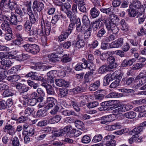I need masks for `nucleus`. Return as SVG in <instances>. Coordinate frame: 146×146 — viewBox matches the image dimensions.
Here are the masks:
<instances>
[{"label": "nucleus", "mask_w": 146, "mask_h": 146, "mask_svg": "<svg viewBox=\"0 0 146 146\" xmlns=\"http://www.w3.org/2000/svg\"><path fill=\"white\" fill-rule=\"evenodd\" d=\"M90 13L91 18H95L99 15L100 12L96 8L94 7L91 9Z\"/></svg>", "instance_id": "72a5a7b5"}, {"label": "nucleus", "mask_w": 146, "mask_h": 146, "mask_svg": "<svg viewBox=\"0 0 146 146\" xmlns=\"http://www.w3.org/2000/svg\"><path fill=\"white\" fill-rule=\"evenodd\" d=\"M0 20L4 21V23L1 25V27H4L6 25L7 26H10V25L9 22L7 21L9 20L10 19V16L9 15H6L5 14H2L0 16Z\"/></svg>", "instance_id": "bb28decb"}, {"label": "nucleus", "mask_w": 146, "mask_h": 146, "mask_svg": "<svg viewBox=\"0 0 146 146\" xmlns=\"http://www.w3.org/2000/svg\"><path fill=\"white\" fill-rule=\"evenodd\" d=\"M32 26V24L29 22V20L26 21L24 25V27L25 31L28 32L31 29Z\"/></svg>", "instance_id": "052dcab7"}, {"label": "nucleus", "mask_w": 146, "mask_h": 146, "mask_svg": "<svg viewBox=\"0 0 146 146\" xmlns=\"http://www.w3.org/2000/svg\"><path fill=\"white\" fill-rule=\"evenodd\" d=\"M129 9H128L127 11L128 12V15L130 17H134L137 15L139 16L140 15H142L144 13L143 8L141 10V11H139L134 9L129 8Z\"/></svg>", "instance_id": "4468645a"}, {"label": "nucleus", "mask_w": 146, "mask_h": 146, "mask_svg": "<svg viewBox=\"0 0 146 146\" xmlns=\"http://www.w3.org/2000/svg\"><path fill=\"white\" fill-rule=\"evenodd\" d=\"M72 128V127L71 125H69L66 126L63 129L60 130V133H61L59 134V136H62L64 134L66 133H68Z\"/></svg>", "instance_id": "09e8293b"}, {"label": "nucleus", "mask_w": 146, "mask_h": 146, "mask_svg": "<svg viewBox=\"0 0 146 146\" xmlns=\"http://www.w3.org/2000/svg\"><path fill=\"white\" fill-rule=\"evenodd\" d=\"M5 78H6V79L10 82H16L20 79V76L17 74L9 75L7 76L5 75Z\"/></svg>", "instance_id": "7c9ffc66"}, {"label": "nucleus", "mask_w": 146, "mask_h": 146, "mask_svg": "<svg viewBox=\"0 0 146 146\" xmlns=\"http://www.w3.org/2000/svg\"><path fill=\"white\" fill-rule=\"evenodd\" d=\"M106 33V31L104 27L100 26L98 32L96 34V36L99 38L101 39L105 35Z\"/></svg>", "instance_id": "473e14b6"}, {"label": "nucleus", "mask_w": 146, "mask_h": 146, "mask_svg": "<svg viewBox=\"0 0 146 146\" xmlns=\"http://www.w3.org/2000/svg\"><path fill=\"white\" fill-rule=\"evenodd\" d=\"M72 32V31L67 29L64 32H62L61 34L58 36L57 38L58 41L60 42L64 41L68 38Z\"/></svg>", "instance_id": "a211bd4d"}, {"label": "nucleus", "mask_w": 146, "mask_h": 146, "mask_svg": "<svg viewBox=\"0 0 146 146\" xmlns=\"http://www.w3.org/2000/svg\"><path fill=\"white\" fill-rule=\"evenodd\" d=\"M115 136L113 135H108L102 140L103 144L106 146H115L116 142L114 139Z\"/></svg>", "instance_id": "7ed1b4c3"}, {"label": "nucleus", "mask_w": 146, "mask_h": 146, "mask_svg": "<svg viewBox=\"0 0 146 146\" xmlns=\"http://www.w3.org/2000/svg\"><path fill=\"white\" fill-rule=\"evenodd\" d=\"M41 30L38 29L37 31V35H36L41 36L44 35L48 36L49 35V30L50 27H46L45 29H44L43 25H42V21H41Z\"/></svg>", "instance_id": "dca6fc26"}, {"label": "nucleus", "mask_w": 146, "mask_h": 146, "mask_svg": "<svg viewBox=\"0 0 146 146\" xmlns=\"http://www.w3.org/2000/svg\"><path fill=\"white\" fill-rule=\"evenodd\" d=\"M44 7L43 3L42 2L35 0L33 3L32 9L34 12H40Z\"/></svg>", "instance_id": "6e6552de"}, {"label": "nucleus", "mask_w": 146, "mask_h": 146, "mask_svg": "<svg viewBox=\"0 0 146 146\" xmlns=\"http://www.w3.org/2000/svg\"><path fill=\"white\" fill-rule=\"evenodd\" d=\"M30 57L29 55L23 53L19 56L18 58L19 61H24L29 59Z\"/></svg>", "instance_id": "e2e57ef3"}, {"label": "nucleus", "mask_w": 146, "mask_h": 146, "mask_svg": "<svg viewBox=\"0 0 146 146\" xmlns=\"http://www.w3.org/2000/svg\"><path fill=\"white\" fill-rule=\"evenodd\" d=\"M30 99L29 94L23 93L19 94V101L22 102L23 105L25 107L28 104V101Z\"/></svg>", "instance_id": "f8f14e48"}, {"label": "nucleus", "mask_w": 146, "mask_h": 146, "mask_svg": "<svg viewBox=\"0 0 146 146\" xmlns=\"http://www.w3.org/2000/svg\"><path fill=\"white\" fill-rule=\"evenodd\" d=\"M120 23L122 27L121 29L122 30L127 31L129 29V27L128 24L126 22L124 19H122Z\"/></svg>", "instance_id": "3c124183"}, {"label": "nucleus", "mask_w": 146, "mask_h": 146, "mask_svg": "<svg viewBox=\"0 0 146 146\" xmlns=\"http://www.w3.org/2000/svg\"><path fill=\"white\" fill-rule=\"evenodd\" d=\"M16 39L13 41V42L15 44L17 45H20L23 41L22 35L19 33H17L16 34Z\"/></svg>", "instance_id": "c85d7f7f"}, {"label": "nucleus", "mask_w": 146, "mask_h": 146, "mask_svg": "<svg viewBox=\"0 0 146 146\" xmlns=\"http://www.w3.org/2000/svg\"><path fill=\"white\" fill-rule=\"evenodd\" d=\"M121 125L118 123H116L113 125H108V127L111 131L120 129L121 128Z\"/></svg>", "instance_id": "0e129e2a"}, {"label": "nucleus", "mask_w": 146, "mask_h": 146, "mask_svg": "<svg viewBox=\"0 0 146 146\" xmlns=\"http://www.w3.org/2000/svg\"><path fill=\"white\" fill-rule=\"evenodd\" d=\"M62 114L65 116L77 115V113L72 110H63L62 112Z\"/></svg>", "instance_id": "ea45409f"}, {"label": "nucleus", "mask_w": 146, "mask_h": 146, "mask_svg": "<svg viewBox=\"0 0 146 146\" xmlns=\"http://www.w3.org/2000/svg\"><path fill=\"white\" fill-rule=\"evenodd\" d=\"M4 132H6L7 133L10 135H13L15 133V131L13 126L10 124L7 123L6 125L3 128Z\"/></svg>", "instance_id": "6ab92c4d"}, {"label": "nucleus", "mask_w": 146, "mask_h": 146, "mask_svg": "<svg viewBox=\"0 0 146 146\" xmlns=\"http://www.w3.org/2000/svg\"><path fill=\"white\" fill-rule=\"evenodd\" d=\"M13 63L9 59H5L1 61V65L4 66L6 69H8L12 65Z\"/></svg>", "instance_id": "2f4dec72"}, {"label": "nucleus", "mask_w": 146, "mask_h": 146, "mask_svg": "<svg viewBox=\"0 0 146 146\" xmlns=\"http://www.w3.org/2000/svg\"><path fill=\"white\" fill-rule=\"evenodd\" d=\"M54 82L56 85L60 87H68L69 86V83L62 79H56Z\"/></svg>", "instance_id": "5701e85b"}, {"label": "nucleus", "mask_w": 146, "mask_h": 146, "mask_svg": "<svg viewBox=\"0 0 146 146\" xmlns=\"http://www.w3.org/2000/svg\"><path fill=\"white\" fill-rule=\"evenodd\" d=\"M59 92V94L61 97L66 96L68 93V90L65 88H60Z\"/></svg>", "instance_id": "680f3d73"}, {"label": "nucleus", "mask_w": 146, "mask_h": 146, "mask_svg": "<svg viewBox=\"0 0 146 146\" xmlns=\"http://www.w3.org/2000/svg\"><path fill=\"white\" fill-rule=\"evenodd\" d=\"M102 138V136L101 134H96L93 137L92 142L94 143H97L101 141Z\"/></svg>", "instance_id": "4d7b16f0"}, {"label": "nucleus", "mask_w": 146, "mask_h": 146, "mask_svg": "<svg viewBox=\"0 0 146 146\" xmlns=\"http://www.w3.org/2000/svg\"><path fill=\"white\" fill-rule=\"evenodd\" d=\"M94 94L96 99L99 100H102L106 95V91L103 90H98Z\"/></svg>", "instance_id": "393cba45"}, {"label": "nucleus", "mask_w": 146, "mask_h": 146, "mask_svg": "<svg viewBox=\"0 0 146 146\" xmlns=\"http://www.w3.org/2000/svg\"><path fill=\"white\" fill-rule=\"evenodd\" d=\"M23 47L26 52L33 55L37 54L40 50L39 46L35 44H27Z\"/></svg>", "instance_id": "f03ea898"}, {"label": "nucleus", "mask_w": 146, "mask_h": 146, "mask_svg": "<svg viewBox=\"0 0 146 146\" xmlns=\"http://www.w3.org/2000/svg\"><path fill=\"white\" fill-rule=\"evenodd\" d=\"M70 104L72 106L74 110L77 112H79L80 110V106H78L76 100L73 99L70 101Z\"/></svg>", "instance_id": "79ce46f5"}, {"label": "nucleus", "mask_w": 146, "mask_h": 146, "mask_svg": "<svg viewBox=\"0 0 146 146\" xmlns=\"http://www.w3.org/2000/svg\"><path fill=\"white\" fill-rule=\"evenodd\" d=\"M129 7L139 11H141V10L143 8L144 9V8H143V6H141V2L138 0L135 1L132 5H129Z\"/></svg>", "instance_id": "b1692460"}, {"label": "nucleus", "mask_w": 146, "mask_h": 146, "mask_svg": "<svg viewBox=\"0 0 146 146\" xmlns=\"http://www.w3.org/2000/svg\"><path fill=\"white\" fill-rule=\"evenodd\" d=\"M135 79L134 78L131 77L128 78L126 80L125 79L123 78L121 81L122 83L124 85H130L133 81H134Z\"/></svg>", "instance_id": "5fc2aeb1"}, {"label": "nucleus", "mask_w": 146, "mask_h": 146, "mask_svg": "<svg viewBox=\"0 0 146 146\" xmlns=\"http://www.w3.org/2000/svg\"><path fill=\"white\" fill-rule=\"evenodd\" d=\"M72 58L69 54H64L62 57L61 61L63 63H66L72 61Z\"/></svg>", "instance_id": "58836bf2"}, {"label": "nucleus", "mask_w": 146, "mask_h": 146, "mask_svg": "<svg viewBox=\"0 0 146 146\" xmlns=\"http://www.w3.org/2000/svg\"><path fill=\"white\" fill-rule=\"evenodd\" d=\"M124 115L127 118L131 119L135 118L136 116V113L133 111H131L125 113Z\"/></svg>", "instance_id": "6e6d98bb"}, {"label": "nucleus", "mask_w": 146, "mask_h": 146, "mask_svg": "<svg viewBox=\"0 0 146 146\" xmlns=\"http://www.w3.org/2000/svg\"><path fill=\"white\" fill-rule=\"evenodd\" d=\"M121 3V0H113L112 1V6L107 8H101L100 9V10L102 13L106 15L113 14L114 13L115 7H119Z\"/></svg>", "instance_id": "f257e3e1"}, {"label": "nucleus", "mask_w": 146, "mask_h": 146, "mask_svg": "<svg viewBox=\"0 0 146 146\" xmlns=\"http://www.w3.org/2000/svg\"><path fill=\"white\" fill-rule=\"evenodd\" d=\"M16 89L18 90L19 94L27 92L29 90V87L24 84L19 83L15 85Z\"/></svg>", "instance_id": "ddd939ff"}, {"label": "nucleus", "mask_w": 146, "mask_h": 146, "mask_svg": "<svg viewBox=\"0 0 146 146\" xmlns=\"http://www.w3.org/2000/svg\"><path fill=\"white\" fill-rule=\"evenodd\" d=\"M61 14L55 15L53 16L51 23L53 24V25L56 23L57 22L62 18Z\"/></svg>", "instance_id": "603ef678"}, {"label": "nucleus", "mask_w": 146, "mask_h": 146, "mask_svg": "<svg viewBox=\"0 0 146 146\" xmlns=\"http://www.w3.org/2000/svg\"><path fill=\"white\" fill-rule=\"evenodd\" d=\"M118 32L112 33L108 36L104 38V40L107 42L112 41L117 38V34Z\"/></svg>", "instance_id": "c756f323"}, {"label": "nucleus", "mask_w": 146, "mask_h": 146, "mask_svg": "<svg viewBox=\"0 0 146 146\" xmlns=\"http://www.w3.org/2000/svg\"><path fill=\"white\" fill-rule=\"evenodd\" d=\"M100 104L101 106H102L103 110H112L113 107L112 101H110L102 102Z\"/></svg>", "instance_id": "412c9836"}, {"label": "nucleus", "mask_w": 146, "mask_h": 146, "mask_svg": "<svg viewBox=\"0 0 146 146\" xmlns=\"http://www.w3.org/2000/svg\"><path fill=\"white\" fill-rule=\"evenodd\" d=\"M21 65H18L12 67L8 70V72L10 74H13L16 73L19 70H20Z\"/></svg>", "instance_id": "a19ab883"}, {"label": "nucleus", "mask_w": 146, "mask_h": 146, "mask_svg": "<svg viewBox=\"0 0 146 146\" xmlns=\"http://www.w3.org/2000/svg\"><path fill=\"white\" fill-rule=\"evenodd\" d=\"M109 15L106 18H104L102 21H106L107 22L110 23L114 24H116V23H118L119 20L118 16L115 14H109Z\"/></svg>", "instance_id": "1a4fd4ad"}, {"label": "nucleus", "mask_w": 146, "mask_h": 146, "mask_svg": "<svg viewBox=\"0 0 146 146\" xmlns=\"http://www.w3.org/2000/svg\"><path fill=\"white\" fill-rule=\"evenodd\" d=\"M129 41L132 46L138 48H140L142 46L141 39L139 38L135 37L133 38L130 39Z\"/></svg>", "instance_id": "aec40b11"}, {"label": "nucleus", "mask_w": 146, "mask_h": 146, "mask_svg": "<svg viewBox=\"0 0 146 146\" xmlns=\"http://www.w3.org/2000/svg\"><path fill=\"white\" fill-rule=\"evenodd\" d=\"M108 67L106 65H102L98 70V73L102 74L107 72L108 70Z\"/></svg>", "instance_id": "69168bd1"}, {"label": "nucleus", "mask_w": 146, "mask_h": 146, "mask_svg": "<svg viewBox=\"0 0 146 146\" xmlns=\"http://www.w3.org/2000/svg\"><path fill=\"white\" fill-rule=\"evenodd\" d=\"M46 90L47 94H48L54 95L55 94L54 88L50 85L48 86Z\"/></svg>", "instance_id": "338daca9"}, {"label": "nucleus", "mask_w": 146, "mask_h": 146, "mask_svg": "<svg viewBox=\"0 0 146 146\" xmlns=\"http://www.w3.org/2000/svg\"><path fill=\"white\" fill-rule=\"evenodd\" d=\"M46 110V108H43L38 110L37 112V116L38 117H43L46 116L47 115Z\"/></svg>", "instance_id": "864d4df0"}, {"label": "nucleus", "mask_w": 146, "mask_h": 146, "mask_svg": "<svg viewBox=\"0 0 146 146\" xmlns=\"http://www.w3.org/2000/svg\"><path fill=\"white\" fill-rule=\"evenodd\" d=\"M11 15L9 20L11 24L14 25H17L18 21L16 15L13 12L11 13Z\"/></svg>", "instance_id": "c9c22d12"}, {"label": "nucleus", "mask_w": 146, "mask_h": 146, "mask_svg": "<svg viewBox=\"0 0 146 146\" xmlns=\"http://www.w3.org/2000/svg\"><path fill=\"white\" fill-rule=\"evenodd\" d=\"M75 125L76 127L79 129L83 128L84 127V124L83 122L78 120H77L75 121Z\"/></svg>", "instance_id": "774afa93"}, {"label": "nucleus", "mask_w": 146, "mask_h": 146, "mask_svg": "<svg viewBox=\"0 0 146 146\" xmlns=\"http://www.w3.org/2000/svg\"><path fill=\"white\" fill-rule=\"evenodd\" d=\"M118 108L113 110V111L114 113L118 114L121 112L129 111L133 108V106L128 104L125 105L122 104L119 106H118Z\"/></svg>", "instance_id": "39448f33"}, {"label": "nucleus", "mask_w": 146, "mask_h": 146, "mask_svg": "<svg viewBox=\"0 0 146 146\" xmlns=\"http://www.w3.org/2000/svg\"><path fill=\"white\" fill-rule=\"evenodd\" d=\"M124 43V38L121 37L118 38L117 40L112 42L111 44L113 48H118L122 46Z\"/></svg>", "instance_id": "4be33fe9"}, {"label": "nucleus", "mask_w": 146, "mask_h": 146, "mask_svg": "<svg viewBox=\"0 0 146 146\" xmlns=\"http://www.w3.org/2000/svg\"><path fill=\"white\" fill-rule=\"evenodd\" d=\"M92 31V27L90 26L85 31L84 33V38L85 40H87L91 36Z\"/></svg>", "instance_id": "49530a36"}, {"label": "nucleus", "mask_w": 146, "mask_h": 146, "mask_svg": "<svg viewBox=\"0 0 146 146\" xmlns=\"http://www.w3.org/2000/svg\"><path fill=\"white\" fill-rule=\"evenodd\" d=\"M85 5L84 0L78 4V8L80 11L83 13L86 12V9L85 6Z\"/></svg>", "instance_id": "c03bdc74"}, {"label": "nucleus", "mask_w": 146, "mask_h": 146, "mask_svg": "<svg viewBox=\"0 0 146 146\" xmlns=\"http://www.w3.org/2000/svg\"><path fill=\"white\" fill-rule=\"evenodd\" d=\"M79 19V18H77V16L75 14L69 18L70 23L69 24L67 29L72 32L74 28L76 23Z\"/></svg>", "instance_id": "f3484780"}, {"label": "nucleus", "mask_w": 146, "mask_h": 146, "mask_svg": "<svg viewBox=\"0 0 146 146\" xmlns=\"http://www.w3.org/2000/svg\"><path fill=\"white\" fill-rule=\"evenodd\" d=\"M8 1L10 11L14 10L18 4L15 2L11 1V0H8Z\"/></svg>", "instance_id": "bf43d9fd"}, {"label": "nucleus", "mask_w": 146, "mask_h": 146, "mask_svg": "<svg viewBox=\"0 0 146 146\" xmlns=\"http://www.w3.org/2000/svg\"><path fill=\"white\" fill-rule=\"evenodd\" d=\"M85 88L82 86H77L75 88L70 90V92L75 94L81 93L85 91Z\"/></svg>", "instance_id": "4c0bfd02"}, {"label": "nucleus", "mask_w": 146, "mask_h": 146, "mask_svg": "<svg viewBox=\"0 0 146 146\" xmlns=\"http://www.w3.org/2000/svg\"><path fill=\"white\" fill-rule=\"evenodd\" d=\"M93 72L91 71L87 72L84 76L85 80L84 81V84L88 83L90 82L91 78L92 77Z\"/></svg>", "instance_id": "37998d69"}, {"label": "nucleus", "mask_w": 146, "mask_h": 146, "mask_svg": "<svg viewBox=\"0 0 146 146\" xmlns=\"http://www.w3.org/2000/svg\"><path fill=\"white\" fill-rule=\"evenodd\" d=\"M113 77H114L116 79L120 81L123 76V73L121 70H118L113 73Z\"/></svg>", "instance_id": "e433bc0d"}, {"label": "nucleus", "mask_w": 146, "mask_h": 146, "mask_svg": "<svg viewBox=\"0 0 146 146\" xmlns=\"http://www.w3.org/2000/svg\"><path fill=\"white\" fill-rule=\"evenodd\" d=\"M72 45L79 49L84 47L85 43L84 40L82 39V35L79 34L77 36L76 40L72 42Z\"/></svg>", "instance_id": "423d86ee"}, {"label": "nucleus", "mask_w": 146, "mask_h": 146, "mask_svg": "<svg viewBox=\"0 0 146 146\" xmlns=\"http://www.w3.org/2000/svg\"><path fill=\"white\" fill-rule=\"evenodd\" d=\"M14 10L15 11L16 13L19 15L22 19H23L24 13H23L20 6L17 4Z\"/></svg>", "instance_id": "8fccbe9b"}, {"label": "nucleus", "mask_w": 146, "mask_h": 146, "mask_svg": "<svg viewBox=\"0 0 146 146\" xmlns=\"http://www.w3.org/2000/svg\"><path fill=\"white\" fill-rule=\"evenodd\" d=\"M82 22L83 24L86 26H88L90 25V21L86 15H84L83 16Z\"/></svg>", "instance_id": "13d9d810"}, {"label": "nucleus", "mask_w": 146, "mask_h": 146, "mask_svg": "<svg viewBox=\"0 0 146 146\" xmlns=\"http://www.w3.org/2000/svg\"><path fill=\"white\" fill-rule=\"evenodd\" d=\"M0 7H2L3 12H7L10 11L8 0H1Z\"/></svg>", "instance_id": "a878e982"}, {"label": "nucleus", "mask_w": 146, "mask_h": 146, "mask_svg": "<svg viewBox=\"0 0 146 146\" xmlns=\"http://www.w3.org/2000/svg\"><path fill=\"white\" fill-rule=\"evenodd\" d=\"M102 21L105 25L106 28L108 33H111L119 32V29L117 26L116 24L107 22L106 21Z\"/></svg>", "instance_id": "0eeeda50"}, {"label": "nucleus", "mask_w": 146, "mask_h": 146, "mask_svg": "<svg viewBox=\"0 0 146 146\" xmlns=\"http://www.w3.org/2000/svg\"><path fill=\"white\" fill-rule=\"evenodd\" d=\"M31 1H27L25 5L26 7V12H24V19L27 20L28 19V16L33 14L31 8Z\"/></svg>", "instance_id": "9d476101"}, {"label": "nucleus", "mask_w": 146, "mask_h": 146, "mask_svg": "<svg viewBox=\"0 0 146 146\" xmlns=\"http://www.w3.org/2000/svg\"><path fill=\"white\" fill-rule=\"evenodd\" d=\"M2 30L4 32L3 35L4 36L5 39L7 41H10L13 38V34L11 28L9 26H5L4 27H1Z\"/></svg>", "instance_id": "20e7f679"}, {"label": "nucleus", "mask_w": 146, "mask_h": 146, "mask_svg": "<svg viewBox=\"0 0 146 146\" xmlns=\"http://www.w3.org/2000/svg\"><path fill=\"white\" fill-rule=\"evenodd\" d=\"M51 130V128L50 127H47L46 128L44 129L42 131L45 132L44 134L40 135L38 137V139L39 140H42L47 135V134Z\"/></svg>", "instance_id": "a18cd8bd"}, {"label": "nucleus", "mask_w": 146, "mask_h": 146, "mask_svg": "<svg viewBox=\"0 0 146 146\" xmlns=\"http://www.w3.org/2000/svg\"><path fill=\"white\" fill-rule=\"evenodd\" d=\"M11 141L12 146H20L21 145L19 138L16 136L12 138Z\"/></svg>", "instance_id": "de8ad7c7"}, {"label": "nucleus", "mask_w": 146, "mask_h": 146, "mask_svg": "<svg viewBox=\"0 0 146 146\" xmlns=\"http://www.w3.org/2000/svg\"><path fill=\"white\" fill-rule=\"evenodd\" d=\"M46 100L48 104L45 105L44 108L47 110L52 108L57 103L56 100L53 97H48Z\"/></svg>", "instance_id": "2eb2a0df"}, {"label": "nucleus", "mask_w": 146, "mask_h": 146, "mask_svg": "<svg viewBox=\"0 0 146 146\" xmlns=\"http://www.w3.org/2000/svg\"><path fill=\"white\" fill-rule=\"evenodd\" d=\"M100 81L98 80L96 81L93 84H91L89 89L90 91H94L97 90L100 86Z\"/></svg>", "instance_id": "f704fd0d"}, {"label": "nucleus", "mask_w": 146, "mask_h": 146, "mask_svg": "<svg viewBox=\"0 0 146 146\" xmlns=\"http://www.w3.org/2000/svg\"><path fill=\"white\" fill-rule=\"evenodd\" d=\"M144 127H146V121L141 123L139 126L135 127L130 132V134H132V133H134L136 135H138L143 131Z\"/></svg>", "instance_id": "9b49d317"}, {"label": "nucleus", "mask_w": 146, "mask_h": 146, "mask_svg": "<svg viewBox=\"0 0 146 146\" xmlns=\"http://www.w3.org/2000/svg\"><path fill=\"white\" fill-rule=\"evenodd\" d=\"M136 60L135 58H133L129 60L124 59L121 64V66L123 67H126L127 66H130L132 65L133 63Z\"/></svg>", "instance_id": "cd10ccee"}]
</instances>
